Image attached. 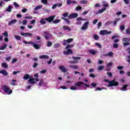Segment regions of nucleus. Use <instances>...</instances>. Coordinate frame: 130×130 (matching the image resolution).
Returning a JSON list of instances; mask_svg holds the SVG:
<instances>
[{
    "mask_svg": "<svg viewBox=\"0 0 130 130\" xmlns=\"http://www.w3.org/2000/svg\"><path fill=\"white\" fill-rule=\"evenodd\" d=\"M43 79H42L40 81L38 84L39 86H41V85H43Z\"/></svg>",
    "mask_w": 130,
    "mask_h": 130,
    "instance_id": "4d7b16f0",
    "label": "nucleus"
},
{
    "mask_svg": "<svg viewBox=\"0 0 130 130\" xmlns=\"http://www.w3.org/2000/svg\"><path fill=\"white\" fill-rule=\"evenodd\" d=\"M72 58H73V59H74L75 60H76V59H81V57H80L73 56Z\"/></svg>",
    "mask_w": 130,
    "mask_h": 130,
    "instance_id": "603ef678",
    "label": "nucleus"
},
{
    "mask_svg": "<svg viewBox=\"0 0 130 130\" xmlns=\"http://www.w3.org/2000/svg\"><path fill=\"white\" fill-rule=\"evenodd\" d=\"M0 74H2L4 76H8V75H9V73H8L5 70L0 71Z\"/></svg>",
    "mask_w": 130,
    "mask_h": 130,
    "instance_id": "4468645a",
    "label": "nucleus"
},
{
    "mask_svg": "<svg viewBox=\"0 0 130 130\" xmlns=\"http://www.w3.org/2000/svg\"><path fill=\"white\" fill-rule=\"evenodd\" d=\"M54 18H55V15L51 16L47 18H45L46 21L47 22H49V23H51L52 21L54 20Z\"/></svg>",
    "mask_w": 130,
    "mask_h": 130,
    "instance_id": "6e6552de",
    "label": "nucleus"
},
{
    "mask_svg": "<svg viewBox=\"0 0 130 130\" xmlns=\"http://www.w3.org/2000/svg\"><path fill=\"white\" fill-rule=\"evenodd\" d=\"M67 40V43H71V42H73L74 41V39L72 38L68 39Z\"/></svg>",
    "mask_w": 130,
    "mask_h": 130,
    "instance_id": "a19ab883",
    "label": "nucleus"
},
{
    "mask_svg": "<svg viewBox=\"0 0 130 130\" xmlns=\"http://www.w3.org/2000/svg\"><path fill=\"white\" fill-rule=\"evenodd\" d=\"M14 37L15 39H16L17 40H21V37L19 36L15 35Z\"/></svg>",
    "mask_w": 130,
    "mask_h": 130,
    "instance_id": "37998d69",
    "label": "nucleus"
},
{
    "mask_svg": "<svg viewBox=\"0 0 130 130\" xmlns=\"http://www.w3.org/2000/svg\"><path fill=\"white\" fill-rule=\"evenodd\" d=\"M114 48H117L118 47V44L115 43L113 45Z\"/></svg>",
    "mask_w": 130,
    "mask_h": 130,
    "instance_id": "052dcab7",
    "label": "nucleus"
},
{
    "mask_svg": "<svg viewBox=\"0 0 130 130\" xmlns=\"http://www.w3.org/2000/svg\"><path fill=\"white\" fill-rule=\"evenodd\" d=\"M47 47H50L52 46V43L50 41H48L47 43Z\"/></svg>",
    "mask_w": 130,
    "mask_h": 130,
    "instance_id": "f704fd0d",
    "label": "nucleus"
},
{
    "mask_svg": "<svg viewBox=\"0 0 130 130\" xmlns=\"http://www.w3.org/2000/svg\"><path fill=\"white\" fill-rule=\"evenodd\" d=\"M127 87H128V85L127 84L123 85V87L121 88V91H126L127 90L126 88Z\"/></svg>",
    "mask_w": 130,
    "mask_h": 130,
    "instance_id": "6ab92c4d",
    "label": "nucleus"
},
{
    "mask_svg": "<svg viewBox=\"0 0 130 130\" xmlns=\"http://www.w3.org/2000/svg\"><path fill=\"white\" fill-rule=\"evenodd\" d=\"M95 45L96 46H98V47H99L100 48H102V46L100 45V43H96Z\"/></svg>",
    "mask_w": 130,
    "mask_h": 130,
    "instance_id": "09e8293b",
    "label": "nucleus"
},
{
    "mask_svg": "<svg viewBox=\"0 0 130 130\" xmlns=\"http://www.w3.org/2000/svg\"><path fill=\"white\" fill-rule=\"evenodd\" d=\"M7 46H8V45L6 44H5L4 45L1 46L0 47V50H5V49L7 48Z\"/></svg>",
    "mask_w": 130,
    "mask_h": 130,
    "instance_id": "4be33fe9",
    "label": "nucleus"
},
{
    "mask_svg": "<svg viewBox=\"0 0 130 130\" xmlns=\"http://www.w3.org/2000/svg\"><path fill=\"white\" fill-rule=\"evenodd\" d=\"M76 21H87V19L82 18L81 17H77L76 18Z\"/></svg>",
    "mask_w": 130,
    "mask_h": 130,
    "instance_id": "a878e982",
    "label": "nucleus"
},
{
    "mask_svg": "<svg viewBox=\"0 0 130 130\" xmlns=\"http://www.w3.org/2000/svg\"><path fill=\"white\" fill-rule=\"evenodd\" d=\"M118 21H120V18H115L114 21V26H115V25H116L117 22H118Z\"/></svg>",
    "mask_w": 130,
    "mask_h": 130,
    "instance_id": "72a5a7b5",
    "label": "nucleus"
},
{
    "mask_svg": "<svg viewBox=\"0 0 130 130\" xmlns=\"http://www.w3.org/2000/svg\"><path fill=\"white\" fill-rule=\"evenodd\" d=\"M2 66L5 69H8L9 68V65L7 64V63L4 62L2 63Z\"/></svg>",
    "mask_w": 130,
    "mask_h": 130,
    "instance_id": "7c9ffc66",
    "label": "nucleus"
},
{
    "mask_svg": "<svg viewBox=\"0 0 130 130\" xmlns=\"http://www.w3.org/2000/svg\"><path fill=\"white\" fill-rule=\"evenodd\" d=\"M28 79H30V75L29 74H25L23 77V80H27Z\"/></svg>",
    "mask_w": 130,
    "mask_h": 130,
    "instance_id": "bb28decb",
    "label": "nucleus"
},
{
    "mask_svg": "<svg viewBox=\"0 0 130 130\" xmlns=\"http://www.w3.org/2000/svg\"><path fill=\"white\" fill-rule=\"evenodd\" d=\"M71 90H73V91H76L77 90V87L74 86H72L70 87Z\"/></svg>",
    "mask_w": 130,
    "mask_h": 130,
    "instance_id": "de8ad7c7",
    "label": "nucleus"
},
{
    "mask_svg": "<svg viewBox=\"0 0 130 130\" xmlns=\"http://www.w3.org/2000/svg\"><path fill=\"white\" fill-rule=\"evenodd\" d=\"M125 27L124 26V25H121L120 29V30H121L122 31H123V30L125 29Z\"/></svg>",
    "mask_w": 130,
    "mask_h": 130,
    "instance_id": "e2e57ef3",
    "label": "nucleus"
},
{
    "mask_svg": "<svg viewBox=\"0 0 130 130\" xmlns=\"http://www.w3.org/2000/svg\"><path fill=\"white\" fill-rule=\"evenodd\" d=\"M77 17H78L77 13H72L70 14L68 17L69 19H73L74 18H77Z\"/></svg>",
    "mask_w": 130,
    "mask_h": 130,
    "instance_id": "1a4fd4ad",
    "label": "nucleus"
},
{
    "mask_svg": "<svg viewBox=\"0 0 130 130\" xmlns=\"http://www.w3.org/2000/svg\"><path fill=\"white\" fill-rule=\"evenodd\" d=\"M61 19H62V20H64V21H65V22L68 25H70V24H71V21H70V20H69L68 19L64 18V17H61Z\"/></svg>",
    "mask_w": 130,
    "mask_h": 130,
    "instance_id": "2eb2a0df",
    "label": "nucleus"
},
{
    "mask_svg": "<svg viewBox=\"0 0 130 130\" xmlns=\"http://www.w3.org/2000/svg\"><path fill=\"white\" fill-rule=\"evenodd\" d=\"M101 35H108L109 34H111V31H107V29L102 30L100 31Z\"/></svg>",
    "mask_w": 130,
    "mask_h": 130,
    "instance_id": "39448f33",
    "label": "nucleus"
},
{
    "mask_svg": "<svg viewBox=\"0 0 130 130\" xmlns=\"http://www.w3.org/2000/svg\"><path fill=\"white\" fill-rule=\"evenodd\" d=\"M126 34L130 35V28H127V29H126Z\"/></svg>",
    "mask_w": 130,
    "mask_h": 130,
    "instance_id": "864d4df0",
    "label": "nucleus"
},
{
    "mask_svg": "<svg viewBox=\"0 0 130 130\" xmlns=\"http://www.w3.org/2000/svg\"><path fill=\"white\" fill-rule=\"evenodd\" d=\"M108 77H110L111 78V77H112V73L111 72H107V73Z\"/></svg>",
    "mask_w": 130,
    "mask_h": 130,
    "instance_id": "680f3d73",
    "label": "nucleus"
},
{
    "mask_svg": "<svg viewBox=\"0 0 130 130\" xmlns=\"http://www.w3.org/2000/svg\"><path fill=\"white\" fill-rule=\"evenodd\" d=\"M21 35H22V36H24V37H28L27 32H22Z\"/></svg>",
    "mask_w": 130,
    "mask_h": 130,
    "instance_id": "79ce46f5",
    "label": "nucleus"
},
{
    "mask_svg": "<svg viewBox=\"0 0 130 130\" xmlns=\"http://www.w3.org/2000/svg\"><path fill=\"white\" fill-rule=\"evenodd\" d=\"M53 22L54 24H57V23H59V22H60V19H55Z\"/></svg>",
    "mask_w": 130,
    "mask_h": 130,
    "instance_id": "e433bc0d",
    "label": "nucleus"
},
{
    "mask_svg": "<svg viewBox=\"0 0 130 130\" xmlns=\"http://www.w3.org/2000/svg\"><path fill=\"white\" fill-rule=\"evenodd\" d=\"M39 64H38V63H37V62H35L34 63V64H33V66H32V68H37V67H38V66H39Z\"/></svg>",
    "mask_w": 130,
    "mask_h": 130,
    "instance_id": "ea45409f",
    "label": "nucleus"
},
{
    "mask_svg": "<svg viewBox=\"0 0 130 130\" xmlns=\"http://www.w3.org/2000/svg\"><path fill=\"white\" fill-rule=\"evenodd\" d=\"M89 52L90 54H93V55H95L98 53L97 51L94 50H89Z\"/></svg>",
    "mask_w": 130,
    "mask_h": 130,
    "instance_id": "dca6fc26",
    "label": "nucleus"
},
{
    "mask_svg": "<svg viewBox=\"0 0 130 130\" xmlns=\"http://www.w3.org/2000/svg\"><path fill=\"white\" fill-rule=\"evenodd\" d=\"M39 9H42V5L38 6L35 8V11H37V10H39Z\"/></svg>",
    "mask_w": 130,
    "mask_h": 130,
    "instance_id": "c9c22d12",
    "label": "nucleus"
},
{
    "mask_svg": "<svg viewBox=\"0 0 130 130\" xmlns=\"http://www.w3.org/2000/svg\"><path fill=\"white\" fill-rule=\"evenodd\" d=\"M22 24H23V25H26L27 24V20L26 19L23 20Z\"/></svg>",
    "mask_w": 130,
    "mask_h": 130,
    "instance_id": "bf43d9fd",
    "label": "nucleus"
},
{
    "mask_svg": "<svg viewBox=\"0 0 130 130\" xmlns=\"http://www.w3.org/2000/svg\"><path fill=\"white\" fill-rule=\"evenodd\" d=\"M2 89L4 93H7L8 95H11L13 93V90H11V88H9L6 85L2 86Z\"/></svg>",
    "mask_w": 130,
    "mask_h": 130,
    "instance_id": "f03ea898",
    "label": "nucleus"
},
{
    "mask_svg": "<svg viewBox=\"0 0 130 130\" xmlns=\"http://www.w3.org/2000/svg\"><path fill=\"white\" fill-rule=\"evenodd\" d=\"M76 11H80V10H82V7H81L80 6H78L76 8Z\"/></svg>",
    "mask_w": 130,
    "mask_h": 130,
    "instance_id": "3c124183",
    "label": "nucleus"
},
{
    "mask_svg": "<svg viewBox=\"0 0 130 130\" xmlns=\"http://www.w3.org/2000/svg\"><path fill=\"white\" fill-rule=\"evenodd\" d=\"M44 37L45 38V40H48L50 37H51V34L49 33V31H44Z\"/></svg>",
    "mask_w": 130,
    "mask_h": 130,
    "instance_id": "20e7f679",
    "label": "nucleus"
},
{
    "mask_svg": "<svg viewBox=\"0 0 130 130\" xmlns=\"http://www.w3.org/2000/svg\"><path fill=\"white\" fill-rule=\"evenodd\" d=\"M126 51L128 52V53H129V54H130V47H128L126 49Z\"/></svg>",
    "mask_w": 130,
    "mask_h": 130,
    "instance_id": "774afa93",
    "label": "nucleus"
},
{
    "mask_svg": "<svg viewBox=\"0 0 130 130\" xmlns=\"http://www.w3.org/2000/svg\"><path fill=\"white\" fill-rule=\"evenodd\" d=\"M63 54L65 55H69L70 54H73V50H72L71 49H67V51H64L63 52Z\"/></svg>",
    "mask_w": 130,
    "mask_h": 130,
    "instance_id": "0eeeda50",
    "label": "nucleus"
},
{
    "mask_svg": "<svg viewBox=\"0 0 130 130\" xmlns=\"http://www.w3.org/2000/svg\"><path fill=\"white\" fill-rule=\"evenodd\" d=\"M100 39V37H99V36L97 35H93V39H94V40H99V39Z\"/></svg>",
    "mask_w": 130,
    "mask_h": 130,
    "instance_id": "473e14b6",
    "label": "nucleus"
},
{
    "mask_svg": "<svg viewBox=\"0 0 130 130\" xmlns=\"http://www.w3.org/2000/svg\"><path fill=\"white\" fill-rule=\"evenodd\" d=\"M12 9H13V6L9 5L8 8H6V11L11 13L12 12Z\"/></svg>",
    "mask_w": 130,
    "mask_h": 130,
    "instance_id": "a211bd4d",
    "label": "nucleus"
},
{
    "mask_svg": "<svg viewBox=\"0 0 130 130\" xmlns=\"http://www.w3.org/2000/svg\"><path fill=\"white\" fill-rule=\"evenodd\" d=\"M40 23L42 25H45V24H46V20L44 18H42L40 20Z\"/></svg>",
    "mask_w": 130,
    "mask_h": 130,
    "instance_id": "412c9836",
    "label": "nucleus"
},
{
    "mask_svg": "<svg viewBox=\"0 0 130 130\" xmlns=\"http://www.w3.org/2000/svg\"><path fill=\"white\" fill-rule=\"evenodd\" d=\"M68 16H69V13L68 12H66L62 14V16L64 17H67Z\"/></svg>",
    "mask_w": 130,
    "mask_h": 130,
    "instance_id": "6e6d98bb",
    "label": "nucleus"
},
{
    "mask_svg": "<svg viewBox=\"0 0 130 130\" xmlns=\"http://www.w3.org/2000/svg\"><path fill=\"white\" fill-rule=\"evenodd\" d=\"M83 85H84L83 82H78L74 83V86H76V87H81Z\"/></svg>",
    "mask_w": 130,
    "mask_h": 130,
    "instance_id": "f8f14e48",
    "label": "nucleus"
},
{
    "mask_svg": "<svg viewBox=\"0 0 130 130\" xmlns=\"http://www.w3.org/2000/svg\"><path fill=\"white\" fill-rule=\"evenodd\" d=\"M31 59H32L34 61H38V58L37 57L31 58Z\"/></svg>",
    "mask_w": 130,
    "mask_h": 130,
    "instance_id": "69168bd1",
    "label": "nucleus"
},
{
    "mask_svg": "<svg viewBox=\"0 0 130 130\" xmlns=\"http://www.w3.org/2000/svg\"><path fill=\"white\" fill-rule=\"evenodd\" d=\"M119 85V83L116 81V80L113 79V80L110 81L109 84L107 85V87L110 88V87H117Z\"/></svg>",
    "mask_w": 130,
    "mask_h": 130,
    "instance_id": "f257e3e1",
    "label": "nucleus"
},
{
    "mask_svg": "<svg viewBox=\"0 0 130 130\" xmlns=\"http://www.w3.org/2000/svg\"><path fill=\"white\" fill-rule=\"evenodd\" d=\"M39 58L40 59H48V58H49V56L47 55H41L39 57Z\"/></svg>",
    "mask_w": 130,
    "mask_h": 130,
    "instance_id": "9d476101",
    "label": "nucleus"
},
{
    "mask_svg": "<svg viewBox=\"0 0 130 130\" xmlns=\"http://www.w3.org/2000/svg\"><path fill=\"white\" fill-rule=\"evenodd\" d=\"M105 11H106V7H104L102 9L99 10L98 12H99V14H102V13H103V12H104Z\"/></svg>",
    "mask_w": 130,
    "mask_h": 130,
    "instance_id": "5701e85b",
    "label": "nucleus"
},
{
    "mask_svg": "<svg viewBox=\"0 0 130 130\" xmlns=\"http://www.w3.org/2000/svg\"><path fill=\"white\" fill-rule=\"evenodd\" d=\"M22 42L24 43V44H33V47H34L35 49H39L40 48V46L38 44H35V43L33 42H27L25 40H24Z\"/></svg>",
    "mask_w": 130,
    "mask_h": 130,
    "instance_id": "7ed1b4c3",
    "label": "nucleus"
},
{
    "mask_svg": "<svg viewBox=\"0 0 130 130\" xmlns=\"http://www.w3.org/2000/svg\"><path fill=\"white\" fill-rule=\"evenodd\" d=\"M17 61H18V59L14 58L12 60V63H15V62H17Z\"/></svg>",
    "mask_w": 130,
    "mask_h": 130,
    "instance_id": "13d9d810",
    "label": "nucleus"
},
{
    "mask_svg": "<svg viewBox=\"0 0 130 130\" xmlns=\"http://www.w3.org/2000/svg\"><path fill=\"white\" fill-rule=\"evenodd\" d=\"M16 23H17V20L13 19V20H11V21H9L8 25L12 26V25H14V24H16Z\"/></svg>",
    "mask_w": 130,
    "mask_h": 130,
    "instance_id": "ddd939ff",
    "label": "nucleus"
},
{
    "mask_svg": "<svg viewBox=\"0 0 130 130\" xmlns=\"http://www.w3.org/2000/svg\"><path fill=\"white\" fill-rule=\"evenodd\" d=\"M90 25V22L89 21H86L84 23L83 26L81 27V30H87L88 29V26Z\"/></svg>",
    "mask_w": 130,
    "mask_h": 130,
    "instance_id": "423d86ee",
    "label": "nucleus"
},
{
    "mask_svg": "<svg viewBox=\"0 0 130 130\" xmlns=\"http://www.w3.org/2000/svg\"><path fill=\"white\" fill-rule=\"evenodd\" d=\"M103 69H104V66H100V67H99V68L98 69V71H101V70H103Z\"/></svg>",
    "mask_w": 130,
    "mask_h": 130,
    "instance_id": "49530a36",
    "label": "nucleus"
},
{
    "mask_svg": "<svg viewBox=\"0 0 130 130\" xmlns=\"http://www.w3.org/2000/svg\"><path fill=\"white\" fill-rule=\"evenodd\" d=\"M42 3L44 5H47V0H42Z\"/></svg>",
    "mask_w": 130,
    "mask_h": 130,
    "instance_id": "0e129e2a",
    "label": "nucleus"
},
{
    "mask_svg": "<svg viewBox=\"0 0 130 130\" xmlns=\"http://www.w3.org/2000/svg\"><path fill=\"white\" fill-rule=\"evenodd\" d=\"M12 85L13 86H15L16 85V83H16V82H17V80L13 79L12 80Z\"/></svg>",
    "mask_w": 130,
    "mask_h": 130,
    "instance_id": "c03bdc74",
    "label": "nucleus"
},
{
    "mask_svg": "<svg viewBox=\"0 0 130 130\" xmlns=\"http://www.w3.org/2000/svg\"><path fill=\"white\" fill-rule=\"evenodd\" d=\"M28 82L30 83V84H35L36 82L34 81V78H30Z\"/></svg>",
    "mask_w": 130,
    "mask_h": 130,
    "instance_id": "cd10ccee",
    "label": "nucleus"
},
{
    "mask_svg": "<svg viewBox=\"0 0 130 130\" xmlns=\"http://www.w3.org/2000/svg\"><path fill=\"white\" fill-rule=\"evenodd\" d=\"M59 70L61 71L62 73H66V72H68V70L66 69V67H64L63 66H61L59 67Z\"/></svg>",
    "mask_w": 130,
    "mask_h": 130,
    "instance_id": "9b49d317",
    "label": "nucleus"
},
{
    "mask_svg": "<svg viewBox=\"0 0 130 130\" xmlns=\"http://www.w3.org/2000/svg\"><path fill=\"white\" fill-rule=\"evenodd\" d=\"M87 3H88V1H87L86 0H82L80 1V4H82L83 5L87 4Z\"/></svg>",
    "mask_w": 130,
    "mask_h": 130,
    "instance_id": "58836bf2",
    "label": "nucleus"
},
{
    "mask_svg": "<svg viewBox=\"0 0 130 130\" xmlns=\"http://www.w3.org/2000/svg\"><path fill=\"white\" fill-rule=\"evenodd\" d=\"M112 23H113V22L112 21H108L105 23V25H107V26H108L109 25H111Z\"/></svg>",
    "mask_w": 130,
    "mask_h": 130,
    "instance_id": "8fccbe9b",
    "label": "nucleus"
},
{
    "mask_svg": "<svg viewBox=\"0 0 130 130\" xmlns=\"http://www.w3.org/2000/svg\"><path fill=\"white\" fill-rule=\"evenodd\" d=\"M67 2L66 3L67 5H71L72 4V1L71 0H67Z\"/></svg>",
    "mask_w": 130,
    "mask_h": 130,
    "instance_id": "338daca9",
    "label": "nucleus"
},
{
    "mask_svg": "<svg viewBox=\"0 0 130 130\" xmlns=\"http://www.w3.org/2000/svg\"><path fill=\"white\" fill-rule=\"evenodd\" d=\"M104 56H113V52H109L108 53L104 54Z\"/></svg>",
    "mask_w": 130,
    "mask_h": 130,
    "instance_id": "aec40b11",
    "label": "nucleus"
},
{
    "mask_svg": "<svg viewBox=\"0 0 130 130\" xmlns=\"http://www.w3.org/2000/svg\"><path fill=\"white\" fill-rule=\"evenodd\" d=\"M3 35H4V36H6V37H9V35L8 34V31H5L3 34Z\"/></svg>",
    "mask_w": 130,
    "mask_h": 130,
    "instance_id": "a18cd8bd",
    "label": "nucleus"
},
{
    "mask_svg": "<svg viewBox=\"0 0 130 130\" xmlns=\"http://www.w3.org/2000/svg\"><path fill=\"white\" fill-rule=\"evenodd\" d=\"M70 63H72V64H75L76 63H78L79 61L78 60H74L73 61H69Z\"/></svg>",
    "mask_w": 130,
    "mask_h": 130,
    "instance_id": "c756f323",
    "label": "nucleus"
},
{
    "mask_svg": "<svg viewBox=\"0 0 130 130\" xmlns=\"http://www.w3.org/2000/svg\"><path fill=\"white\" fill-rule=\"evenodd\" d=\"M103 7H104L105 8H108V9H109V6L108 5V4L106 3V1H103Z\"/></svg>",
    "mask_w": 130,
    "mask_h": 130,
    "instance_id": "f3484780",
    "label": "nucleus"
},
{
    "mask_svg": "<svg viewBox=\"0 0 130 130\" xmlns=\"http://www.w3.org/2000/svg\"><path fill=\"white\" fill-rule=\"evenodd\" d=\"M123 41L124 42H130V38H124L123 39Z\"/></svg>",
    "mask_w": 130,
    "mask_h": 130,
    "instance_id": "2f4dec72",
    "label": "nucleus"
},
{
    "mask_svg": "<svg viewBox=\"0 0 130 130\" xmlns=\"http://www.w3.org/2000/svg\"><path fill=\"white\" fill-rule=\"evenodd\" d=\"M63 30H67L68 31H72V29L71 27L67 26H63Z\"/></svg>",
    "mask_w": 130,
    "mask_h": 130,
    "instance_id": "b1692460",
    "label": "nucleus"
},
{
    "mask_svg": "<svg viewBox=\"0 0 130 130\" xmlns=\"http://www.w3.org/2000/svg\"><path fill=\"white\" fill-rule=\"evenodd\" d=\"M72 47H74V45L68 44L65 47V49H70V48H72Z\"/></svg>",
    "mask_w": 130,
    "mask_h": 130,
    "instance_id": "c85d7f7f",
    "label": "nucleus"
},
{
    "mask_svg": "<svg viewBox=\"0 0 130 130\" xmlns=\"http://www.w3.org/2000/svg\"><path fill=\"white\" fill-rule=\"evenodd\" d=\"M112 64H113V63H112V62H110L107 64V68H109V67H111Z\"/></svg>",
    "mask_w": 130,
    "mask_h": 130,
    "instance_id": "5fc2aeb1",
    "label": "nucleus"
},
{
    "mask_svg": "<svg viewBox=\"0 0 130 130\" xmlns=\"http://www.w3.org/2000/svg\"><path fill=\"white\" fill-rule=\"evenodd\" d=\"M70 68H71V69H73L74 70H78L79 69V67L75 65H71L70 66Z\"/></svg>",
    "mask_w": 130,
    "mask_h": 130,
    "instance_id": "393cba45",
    "label": "nucleus"
},
{
    "mask_svg": "<svg viewBox=\"0 0 130 130\" xmlns=\"http://www.w3.org/2000/svg\"><path fill=\"white\" fill-rule=\"evenodd\" d=\"M13 6L15 7V8H19L20 7V5L18 4L16 2L13 3Z\"/></svg>",
    "mask_w": 130,
    "mask_h": 130,
    "instance_id": "4c0bfd02",
    "label": "nucleus"
}]
</instances>
